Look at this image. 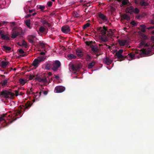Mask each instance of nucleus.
I'll return each instance as SVG.
<instances>
[{
  "instance_id": "39448f33",
  "label": "nucleus",
  "mask_w": 154,
  "mask_h": 154,
  "mask_svg": "<svg viewBox=\"0 0 154 154\" xmlns=\"http://www.w3.org/2000/svg\"><path fill=\"white\" fill-rule=\"evenodd\" d=\"M118 43L121 47L124 46L128 47L129 41L127 39H119L118 40Z\"/></svg>"
},
{
  "instance_id": "58836bf2",
  "label": "nucleus",
  "mask_w": 154,
  "mask_h": 154,
  "mask_svg": "<svg viewBox=\"0 0 154 154\" xmlns=\"http://www.w3.org/2000/svg\"><path fill=\"white\" fill-rule=\"evenodd\" d=\"M131 24L134 26L136 25V23L134 20L132 21L131 23Z\"/></svg>"
},
{
  "instance_id": "13d9d810",
  "label": "nucleus",
  "mask_w": 154,
  "mask_h": 154,
  "mask_svg": "<svg viewBox=\"0 0 154 154\" xmlns=\"http://www.w3.org/2000/svg\"><path fill=\"white\" fill-rule=\"evenodd\" d=\"M52 1L54 2L55 1V0H51Z\"/></svg>"
},
{
  "instance_id": "bf43d9fd",
  "label": "nucleus",
  "mask_w": 154,
  "mask_h": 154,
  "mask_svg": "<svg viewBox=\"0 0 154 154\" xmlns=\"http://www.w3.org/2000/svg\"><path fill=\"white\" fill-rule=\"evenodd\" d=\"M57 87H62L61 86H57Z\"/></svg>"
},
{
  "instance_id": "79ce46f5",
  "label": "nucleus",
  "mask_w": 154,
  "mask_h": 154,
  "mask_svg": "<svg viewBox=\"0 0 154 154\" xmlns=\"http://www.w3.org/2000/svg\"><path fill=\"white\" fill-rule=\"evenodd\" d=\"M23 45L25 46L26 48L27 47V45L26 43V42H23Z\"/></svg>"
},
{
  "instance_id": "7ed1b4c3",
  "label": "nucleus",
  "mask_w": 154,
  "mask_h": 154,
  "mask_svg": "<svg viewBox=\"0 0 154 154\" xmlns=\"http://www.w3.org/2000/svg\"><path fill=\"white\" fill-rule=\"evenodd\" d=\"M14 93L12 92L11 91H4L2 92L1 95L2 97L6 99H14L16 96L18 95H23V93L18 90H15Z\"/></svg>"
},
{
  "instance_id": "c9c22d12",
  "label": "nucleus",
  "mask_w": 154,
  "mask_h": 154,
  "mask_svg": "<svg viewBox=\"0 0 154 154\" xmlns=\"http://www.w3.org/2000/svg\"><path fill=\"white\" fill-rule=\"evenodd\" d=\"M85 58L87 61H89L91 59V57L88 55H87Z\"/></svg>"
},
{
  "instance_id": "1a4fd4ad",
  "label": "nucleus",
  "mask_w": 154,
  "mask_h": 154,
  "mask_svg": "<svg viewBox=\"0 0 154 154\" xmlns=\"http://www.w3.org/2000/svg\"><path fill=\"white\" fill-rule=\"evenodd\" d=\"M60 65V63L59 61H55L53 64L52 69L54 70H56Z\"/></svg>"
},
{
  "instance_id": "9d476101",
  "label": "nucleus",
  "mask_w": 154,
  "mask_h": 154,
  "mask_svg": "<svg viewBox=\"0 0 154 154\" xmlns=\"http://www.w3.org/2000/svg\"><path fill=\"white\" fill-rule=\"evenodd\" d=\"M32 103L30 101H28L25 104L24 106V108H22V110L25 111L26 109H29V108Z\"/></svg>"
},
{
  "instance_id": "5fc2aeb1",
  "label": "nucleus",
  "mask_w": 154,
  "mask_h": 154,
  "mask_svg": "<svg viewBox=\"0 0 154 154\" xmlns=\"http://www.w3.org/2000/svg\"><path fill=\"white\" fill-rule=\"evenodd\" d=\"M119 2H121L122 0H117Z\"/></svg>"
},
{
  "instance_id": "a18cd8bd",
  "label": "nucleus",
  "mask_w": 154,
  "mask_h": 154,
  "mask_svg": "<svg viewBox=\"0 0 154 154\" xmlns=\"http://www.w3.org/2000/svg\"><path fill=\"white\" fill-rule=\"evenodd\" d=\"M15 24V22H12L11 23V26H14Z\"/></svg>"
},
{
  "instance_id": "a878e982",
  "label": "nucleus",
  "mask_w": 154,
  "mask_h": 154,
  "mask_svg": "<svg viewBox=\"0 0 154 154\" xmlns=\"http://www.w3.org/2000/svg\"><path fill=\"white\" fill-rule=\"evenodd\" d=\"M95 63L94 62H92L90 63H89L88 65V67L89 69L91 68L95 65Z\"/></svg>"
},
{
  "instance_id": "4d7b16f0",
  "label": "nucleus",
  "mask_w": 154,
  "mask_h": 154,
  "mask_svg": "<svg viewBox=\"0 0 154 154\" xmlns=\"http://www.w3.org/2000/svg\"><path fill=\"white\" fill-rule=\"evenodd\" d=\"M2 24L1 23H0V26H1Z\"/></svg>"
},
{
  "instance_id": "473e14b6",
  "label": "nucleus",
  "mask_w": 154,
  "mask_h": 154,
  "mask_svg": "<svg viewBox=\"0 0 154 154\" xmlns=\"http://www.w3.org/2000/svg\"><path fill=\"white\" fill-rule=\"evenodd\" d=\"M45 29L43 26H41L39 29V31L43 33L45 30Z\"/></svg>"
},
{
  "instance_id": "423d86ee",
  "label": "nucleus",
  "mask_w": 154,
  "mask_h": 154,
  "mask_svg": "<svg viewBox=\"0 0 154 154\" xmlns=\"http://www.w3.org/2000/svg\"><path fill=\"white\" fill-rule=\"evenodd\" d=\"M98 30L99 32H100L103 35L106 36V35H108V31H107V29L105 26H103V27H99L98 28Z\"/></svg>"
},
{
  "instance_id": "9b49d317",
  "label": "nucleus",
  "mask_w": 154,
  "mask_h": 154,
  "mask_svg": "<svg viewBox=\"0 0 154 154\" xmlns=\"http://www.w3.org/2000/svg\"><path fill=\"white\" fill-rule=\"evenodd\" d=\"M123 50L122 49H120L116 53V55L118 58H124V56L122 55V54L123 52Z\"/></svg>"
},
{
  "instance_id": "864d4df0",
  "label": "nucleus",
  "mask_w": 154,
  "mask_h": 154,
  "mask_svg": "<svg viewBox=\"0 0 154 154\" xmlns=\"http://www.w3.org/2000/svg\"><path fill=\"white\" fill-rule=\"evenodd\" d=\"M35 99H34L32 100V101L33 102H34L35 101Z\"/></svg>"
},
{
  "instance_id": "4be33fe9",
  "label": "nucleus",
  "mask_w": 154,
  "mask_h": 154,
  "mask_svg": "<svg viewBox=\"0 0 154 154\" xmlns=\"http://www.w3.org/2000/svg\"><path fill=\"white\" fill-rule=\"evenodd\" d=\"M27 80L23 79H20L19 80L20 83L22 85H23L27 82Z\"/></svg>"
},
{
  "instance_id": "09e8293b",
  "label": "nucleus",
  "mask_w": 154,
  "mask_h": 154,
  "mask_svg": "<svg viewBox=\"0 0 154 154\" xmlns=\"http://www.w3.org/2000/svg\"><path fill=\"white\" fill-rule=\"evenodd\" d=\"M92 50L94 51H96V50L95 49H94V48H92Z\"/></svg>"
},
{
  "instance_id": "2eb2a0df",
  "label": "nucleus",
  "mask_w": 154,
  "mask_h": 154,
  "mask_svg": "<svg viewBox=\"0 0 154 154\" xmlns=\"http://www.w3.org/2000/svg\"><path fill=\"white\" fill-rule=\"evenodd\" d=\"M98 16L103 21H106L107 20V18L106 17L101 13H98Z\"/></svg>"
},
{
  "instance_id": "3c124183",
  "label": "nucleus",
  "mask_w": 154,
  "mask_h": 154,
  "mask_svg": "<svg viewBox=\"0 0 154 154\" xmlns=\"http://www.w3.org/2000/svg\"><path fill=\"white\" fill-rule=\"evenodd\" d=\"M152 34H154V30L152 31Z\"/></svg>"
},
{
  "instance_id": "6e6d98bb",
  "label": "nucleus",
  "mask_w": 154,
  "mask_h": 154,
  "mask_svg": "<svg viewBox=\"0 0 154 154\" xmlns=\"http://www.w3.org/2000/svg\"><path fill=\"white\" fill-rule=\"evenodd\" d=\"M111 33H112V32H111ZM109 34H110V35H112V33H109Z\"/></svg>"
},
{
  "instance_id": "cd10ccee",
  "label": "nucleus",
  "mask_w": 154,
  "mask_h": 154,
  "mask_svg": "<svg viewBox=\"0 0 154 154\" xmlns=\"http://www.w3.org/2000/svg\"><path fill=\"white\" fill-rule=\"evenodd\" d=\"M140 4L142 6H146L147 5V3L143 1H141L140 2Z\"/></svg>"
},
{
  "instance_id": "aec40b11",
  "label": "nucleus",
  "mask_w": 154,
  "mask_h": 154,
  "mask_svg": "<svg viewBox=\"0 0 154 154\" xmlns=\"http://www.w3.org/2000/svg\"><path fill=\"white\" fill-rule=\"evenodd\" d=\"M11 49V48L10 47H7L6 46H3V50L5 51L6 52H8L10 51Z\"/></svg>"
},
{
  "instance_id": "e433bc0d",
  "label": "nucleus",
  "mask_w": 154,
  "mask_h": 154,
  "mask_svg": "<svg viewBox=\"0 0 154 154\" xmlns=\"http://www.w3.org/2000/svg\"><path fill=\"white\" fill-rule=\"evenodd\" d=\"M90 24L89 23H87L85 25L83 26V28L85 29L87 28L89 26Z\"/></svg>"
},
{
  "instance_id": "20e7f679",
  "label": "nucleus",
  "mask_w": 154,
  "mask_h": 154,
  "mask_svg": "<svg viewBox=\"0 0 154 154\" xmlns=\"http://www.w3.org/2000/svg\"><path fill=\"white\" fill-rule=\"evenodd\" d=\"M45 59V57L41 56L38 57L37 59H35L33 61L32 65L35 67H37L38 64L41 62L43 61Z\"/></svg>"
},
{
  "instance_id": "c756f323",
  "label": "nucleus",
  "mask_w": 154,
  "mask_h": 154,
  "mask_svg": "<svg viewBox=\"0 0 154 154\" xmlns=\"http://www.w3.org/2000/svg\"><path fill=\"white\" fill-rule=\"evenodd\" d=\"M26 93L27 94H29L31 93L33 94L34 93L32 92V88L28 89L26 91Z\"/></svg>"
},
{
  "instance_id": "e2e57ef3",
  "label": "nucleus",
  "mask_w": 154,
  "mask_h": 154,
  "mask_svg": "<svg viewBox=\"0 0 154 154\" xmlns=\"http://www.w3.org/2000/svg\"><path fill=\"white\" fill-rule=\"evenodd\" d=\"M35 98H36V95H35Z\"/></svg>"
},
{
  "instance_id": "c85d7f7f",
  "label": "nucleus",
  "mask_w": 154,
  "mask_h": 154,
  "mask_svg": "<svg viewBox=\"0 0 154 154\" xmlns=\"http://www.w3.org/2000/svg\"><path fill=\"white\" fill-rule=\"evenodd\" d=\"M8 62H2V66L3 67H5L8 64Z\"/></svg>"
},
{
  "instance_id": "0e129e2a",
  "label": "nucleus",
  "mask_w": 154,
  "mask_h": 154,
  "mask_svg": "<svg viewBox=\"0 0 154 154\" xmlns=\"http://www.w3.org/2000/svg\"><path fill=\"white\" fill-rule=\"evenodd\" d=\"M54 76H55V77H56L55 76V75H54Z\"/></svg>"
},
{
  "instance_id": "b1692460",
  "label": "nucleus",
  "mask_w": 154,
  "mask_h": 154,
  "mask_svg": "<svg viewBox=\"0 0 154 154\" xmlns=\"http://www.w3.org/2000/svg\"><path fill=\"white\" fill-rule=\"evenodd\" d=\"M5 116L4 114L2 116H0V123L2 122H5Z\"/></svg>"
},
{
  "instance_id": "49530a36",
  "label": "nucleus",
  "mask_w": 154,
  "mask_h": 154,
  "mask_svg": "<svg viewBox=\"0 0 154 154\" xmlns=\"http://www.w3.org/2000/svg\"><path fill=\"white\" fill-rule=\"evenodd\" d=\"M154 28V26H151L150 27H148L147 29H153Z\"/></svg>"
},
{
  "instance_id": "680f3d73",
  "label": "nucleus",
  "mask_w": 154,
  "mask_h": 154,
  "mask_svg": "<svg viewBox=\"0 0 154 154\" xmlns=\"http://www.w3.org/2000/svg\"><path fill=\"white\" fill-rule=\"evenodd\" d=\"M28 16L29 17H30V15H28Z\"/></svg>"
},
{
  "instance_id": "f704fd0d",
  "label": "nucleus",
  "mask_w": 154,
  "mask_h": 154,
  "mask_svg": "<svg viewBox=\"0 0 154 154\" xmlns=\"http://www.w3.org/2000/svg\"><path fill=\"white\" fill-rule=\"evenodd\" d=\"M128 1V0H123L122 2V4L123 5H126Z\"/></svg>"
},
{
  "instance_id": "5701e85b",
  "label": "nucleus",
  "mask_w": 154,
  "mask_h": 154,
  "mask_svg": "<svg viewBox=\"0 0 154 154\" xmlns=\"http://www.w3.org/2000/svg\"><path fill=\"white\" fill-rule=\"evenodd\" d=\"M145 26L144 25H142L140 26V29L142 32H144L145 31Z\"/></svg>"
},
{
  "instance_id": "6e6552de",
  "label": "nucleus",
  "mask_w": 154,
  "mask_h": 154,
  "mask_svg": "<svg viewBox=\"0 0 154 154\" xmlns=\"http://www.w3.org/2000/svg\"><path fill=\"white\" fill-rule=\"evenodd\" d=\"M0 35L2 38L5 40H8L9 36L8 34H5L4 32L2 29H0Z\"/></svg>"
},
{
  "instance_id": "603ef678",
  "label": "nucleus",
  "mask_w": 154,
  "mask_h": 154,
  "mask_svg": "<svg viewBox=\"0 0 154 154\" xmlns=\"http://www.w3.org/2000/svg\"><path fill=\"white\" fill-rule=\"evenodd\" d=\"M32 12V10H29V12L30 13H31Z\"/></svg>"
},
{
  "instance_id": "393cba45",
  "label": "nucleus",
  "mask_w": 154,
  "mask_h": 154,
  "mask_svg": "<svg viewBox=\"0 0 154 154\" xmlns=\"http://www.w3.org/2000/svg\"><path fill=\"white\" fill-rule=\"evenodd\" d=\"M42 22L44 25L47 26H50V24L45 20H42Z\"/></svg>"
},
{
  "instance_id": "a19ab883",
  "label": "nucleus",
  "mask_w": 154,
  "mask_h": 154,
  "mask_svg": "<svg viewBox=\"0 0 154 154\" xmlns=\"http://www.w3.org/2000/svg\"><path fill=\"white\" fill-rule=\"evenodd\" d=\"M19 51L20 54H23L24 53V51L22 49H20L19 50Z\"/></svg>"
},
{
  "instance_id": "ddd939ff",
  "label": "nucleus",
  "mask_w": 154,
  "mask_h": 154,
  "mask_svg": "<svg viewBox=\"0 0 154 154\" xmlns=\"http://www.w3.org/2000/svg\"><path fill=\"white\" fill-rule=\"evenodd\" d=\"M62 31L64 33L69 32L70 31L69 27L68 26H63L62 28Z\"/></svg>"
},
{
  "instance_id": "4c0bfd02",
  "label": "nucleus",
  "mask_w": 154,
  "mask_h": 154,
  "mask_svg": "<svg viewBox=\"0 0 154 154\" xmlns=\"http://www.w3.org/2000/svg\"><path fill=\"white\" fill-rule=\"evenodd\" d=\"M52 5V3L51 2H48L47 3V5L48 7H51Z\"/></svg>"
},
{
  "instance_id": "f8f14e48",
  "label": "nucleus",
  "mask_w": 154,
  "mask_h": 154,
  "mask_svg": "<svg viewBox=\"0 0 154 154\" xmlns=\"http://www.w3.org/2000/svg\"><path fill=\"white\" fill-rule=\"evenodd\" d=\"M65 90V87H55L54 92L55 93H59L63 92Z\"/></svg>"
},
{
  "instance_id": "2f4dec72",
  "label": "nucleus",
  "mask_w": 154,
  "mask_h": 154,
  "mask_svg": "<svg viewBox=\"0 0 154 154\" xmlns=\"http://www.w3.org/2000/svg\"><path fill=\"white\" fill-rule=\"evenodd\" d=\"M122 17L127 20H129V17L127 14H124L122 16Z\"/></svg>"
},
{
  "instance_id": "f03ea898",
  "label": "nucleus",
  "mask_w": 154,
  "mask_h": 154,
  "mask_svg": "<svg viewBox=\"0 0 154 154\" xmlns=\"http://www.w3.org/2000/svg\"><path fill=\"white\" fill-rule=\"evenodd\" d=\"M45 76L47 77L48 79L46 78L45 77H43L42 76H40L38 75H30L29 76V79H36L39 81L44 83L45 86H47L50 82L51 79H52L53 76L51 72H48L46 74Z\"/></svg>"
},
{
  "instance_id": "a211bd4d",
  "label": "nucleus",
  "mask_w": 154,
  "mask_h": 154,
  "mask_svg": "<svg viewBox=\"0 0 154 154\" xmlns=\"http://www.w3.org/2000/svg\"><path fill=\"white\" fill-rule=\"evenodd\" d=\"M8 84V82L7 80H4L2 83H0V86H5L7 85Z\"/></svg>"
},
{
  "instance_id": "f3484780",
  "label": "nucleus",
  "mask_w": 154,
  "mask_h": 154,
  "mask_svg": "<svg viewBox=\"0 0 154 154\" xmlns=\"http://www.w3.org/2000/svg\"><path fill=\"white\" fill-rule=\"evenodd\" d=\"M141 38L143 40H146L149 38L148 36L146 35L145 34L142 33L140 35Z\"/></svg>"
},
{
  "instance_id": "7c9ffc66",
  "label": "nucleus",
  "mask_w": 154,
  "mask_h": 154,
  "mask_svg": "<svg viewBox=\"0 0 154 154\" xmlns=\"http://www.w3.org/2000/svg\"><path fill=\"white\" fill-rule=\"evenodd\" d=\"M42 93H43L45 95H46L48 93V91H40L39 93V97L41 95V94Z\"/></svg>"
},
{
  "instance_id": "8fccbe9b",
  "label": "nucleus",
  "mask_w": 154,
  "mask_h": 154,
  "mask_svg": "<svg viewBox=\"0 0 154 154\" xmlns=\"http://www.w3.org/2000/svg\"><path fill=\"white\" fill-rule=\"evenodd\" d=\"M36 14V13H34L32 14V15L34 16Z\"/></svg>"
},
{
  "instance_id": "72a5a7b5",
  "label": "nucleus",
  "mask_w": 154,
  "mask_h": 154,
  "mask_svg": "<svg viewBox=\"0 0 154 154\" xmlns=\"http://www.w3.org/2000/svg\"><path fill=\"white\" fill-rule=\"evenodd\" d=\"M85 43L88 46H92V42H86Z\"/></svg>"
},
{
  "instance_id": "de8ad7c7",
  "label": "nucleus",
  "mask_w": 154,
  "mask_h": 154,
  "mask_svg": "<svg viewBox=\"0 0 154 154\" xmlns=\"http://www.w3.org/2000/svg\"><path fill=\"white\" fill-rule=\"evenodd\" d=\"M40 54L41 55H44V54H45V53L44 52H41L40 53Z\"/></svg>"
},
{
  "instance_id": "052dcab7",
  "label": "nucleus",
  "mask_w": 154,
  "mask_h": 154,
  "mask_svg": "<svg viewBox=\"0 0 154 154\" xmlns=\"http://www.w3.org/2000/svg\"><path fill=\"white\" fill-rule=\"evenodd\" d=\"M111 63V62H109V63H108V64H109V63Z\"/></svg>"
},
{
  "instance_id": "0eeeda50",
  "label": "nucleus",
  "mask_w": 154,
  "mask_h": 154,
  "mask_svg": "<svg viewBox=\"0 0 154 154\" xmlns=\"http://www.w3.org/2000/svg\"><path fill=\"white\" fill-rule=\"evenodd\" d=\"M126 12L130 13L131 14L132 12H134L135 13L137 14L139 13V10L137 8L134 9L133 7H130L126 9Z\"/></svg>"
},
{
  "instance_id": "6ab92c4d",
  "label": "nucleus",
  "mask_w": 154,
  "mask_h": 154,
  "mask_svg": "<svg viewBox=\"0 0 154 154\" xmlns=\"http://www.w3.org/2000/svg\"><path fill=\"white\" fill-rule=\"evenodd\" d=\"M19 34V32H14L12 34L11 37L13 38H15Z\"/></svg>"
},
{
  "instance_id": "bb28decb",
  "label": "nucleus",
  "mask_w": 154,
  "mask_h": 154,
  "mask_svg": "<svg viewBox=\"0 0 154 154\" xmlns=\"http://www.w3.org/2000/svg\"><path fill=\"white\" fill-rule=\"evenodd\" d=\"M25 23L26 25H27V27L29 28L30 29L31 28L30 27V21L29 20H27L25 21Z\"/></svg>"
},
{
  "instance_id": "412c9836",
  "label": "nucleus",
  "mask_w": 154,
  "mask_h": 154,
  "mask_svg": "<svg viewBox=\"0 0 154 154\" xmlns=\"http://www.w3.org/2000/svg\"><path fill=\"white\" fill-rule=\"evenodd\" d=\"M67 57L68 59H75L76 57L75 55L72 54L68 55Z\"/></svg>"
},
{
  "instance_id": "c03bdc74",
  "label": "nucleus",
  "mask_w": 154,
  "mask_h": 154,
  "mask_svg": "<svg viewBox=\"0 0 154 154\" xmlns=\"http://www.w3.org/2000/svg\"><path fill=\"white\" fill-rule=\"evenodd\" d=\"M39 8L41 9H43L45 8V7L42 5H40Z\"/></svg>"
},
{
  "instance_id": "4468645a",
  "label": "nucleus",
  "mask_w": 154,
  "mask_h": 154,
  "mask_svg": "<svg viewBox=\"0 0 154 154\" xmlns=\"http://www.w3.org/2000/svg\"><path fill=\"white\" fill-rule=\"evenodd\" d=\"M28 38L29 41L31 43L33 42L36 39L35 36L32 35L29 36Z\"/></svg>"
},
{
  "instance_id": "ea45409f",
  "label": "nucleus",
  "mask_w": 154,
  "mask_h": 154,
  "mask_svg": "<svg viewBox=\"0 0 154 154\" xmlns=\"http://www.w3.org/2000/svg\"><path fill=\"white\" fill-rule=\"evenodd\" d=\"M151 40L152 42L153 43H154V36H151Z\"/></svg>"
},
{
  "instance_id": "f257e3e1",
  "label": "nucleus",
  "mask_w": 154,
  "mask_h": 154,
  "mask_svg": "<svg viewBox=\"0 0 154 154\" xmlns=\"http://www.w3.org/2000/svg\"><path fill=\"white\" fill-rule=\"evenodd\" d=\"M144 47V48L141 50H136L134 52L131 53L128 55L129 60L133 59L136 57H141L144 55L151 54V51L154 49V44L151 42L146 43L144 41H142L139 44V47Z\"/></svg>"
},
{
  "instance_id": "dca6fc26",
  "label": "nucleus",
  "mask_w": 154,
  "mask_h": 154,
  "mask_svg": "<svg viewBox=\"0 0 154 154\" xmlns=\"http://www.w3.org/2000/svg\"><path fill=\"white\" fill-rule=\"evenodd\" d=\"M76 54L78 57H81L83 56V53L82 51L79 50H77L76 51Z\"/></svg>"
},
{
  "instance_id": "37998d69",
  "label": "nucleus",
  "mask_w": 154,
  "mask_h": 154,
  "mask_svg": "<svg viewBox=\"0 0 154 154\" xmlns=\"http://www.w3.org/2000/svg\"><path fill=\"white\" fill-rule=\"evenodd\" d=\"M22 110H21V111H18L16 113V115H20L21 113V111H22Z\"/></svg>"
}]
</instances>
